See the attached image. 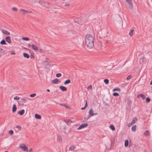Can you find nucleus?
<instances>
[{
  "label": "nucleus",
  "mask_w": 152,
  "mask_h": 152,
  "mask_svg": "<svg viewBox=\"0 0 152 152\" xmlns=\"http://www.w3.org/2000/svg\"><path fill=\"white\" fill-rule=\"evenodd\" d=\"M132 124H133L132 123V122L131 123H129L128 125V127H129L131 126Z\"/></svg>",
  "instance_id": "de8ad7c7"
},
{
  "label": "nucleus",
  "mask_w": 152,
  "mask_h": 152,
  "mask_svg": "<svg viewBox=\"0 0 152 152\" xmlns=\"http://www.w3.org/2000/svg\"><path fill=\"white\" fill-rule=\"evenodd\" d=\"M46 2H45L44 1H39V3L40 4H41V5L44 7H45V5Z\"/></svg>",
  "instance_id": "4468645a"
},
{
  "label": "nucleus",
  "mask_w": 152,
  "mask_h": 152,
  "mask_svg": "<svg viewBox=\"0 0 152 152\" xmlns=\"http://www.w3.org/2000/svg\"><path fill=\"white\" fill-rule=\"evenodd\" d=\"M32 48L33 50L36 51L38 50V47L34 44L32 45Z\"/></svg>",
  "instance_id": "ddd939ff"
},
{
  "label": "nucleus",
  "mask_w": 152,
  "mask_h": 152,
  "mask_svg": "<svg viewBox=\"0 0 152 152\" xmlns=\"http://www.w3.org/2000/svg\"><path fill=\"white\" fill-rule=\"evenodd\" d=\"M113 95L114 96H119V94H118V93L116 92H115L113 93Z\"/></svg>",
  "instance_id": "f704fd0d"
},
{
  "label": "nucleus",
  "mask_w": 152,
  "mask_h": 152,
  "mask_svg": "<svg viewBox=\"0 0 152 152\" xmlns=\"http://www.w3.org/2000/svg\"><path fill=\"white\" fill-rule=\"evenodd\" d=\"M23 56L26 58H28L29 57V56L27 53H23Z\"/></svg>",
  "instance_id": "412c9836"
},
{
  "label": "nucleus",
  "mask_w": 152,
  "mask_h": 152,
  "mask_svg": "<svg viewBox=\"0 0 152 152\" xmlns=\"http://www.w3.org/2000/svg\"><path fill=\"white\" fill-rule=\"evenodd\" d=\"M59 88L61 90V91H66L67 90L66 88V87L63 86H60Z\"/></svg>",
  "instance_id": "9d476101"
},
{
  "label": "nucleus",
  "mask_w": 152,
  "mask_h": 152,
  "mask_svg": "<svg viewBox=\"0 0 152 152\" xmlns=\"http://www.w3.org/2000/svg\"><path fill=\"white\" fill-rule=\"evenodd\" d=\"M2 31L4 34L7 35H9L10 34V33L9 32L4 29H3L2 30Z\"/></svg>",
  "instance_id": "f8f14e48"
},
{
  "label": "nucleus",
  "mask_w": 152,
  "mask_h": 152,
  "mask_svg": "<svg viewBox=\"0 0 152 152\" xmlns=\"http://www.w3.org/2000/svg\"><path fill=\"white\" fill-rule=\"evenodd\" d=\"M134 31V30L133 29H131L129 33V35L131 36H132L133 34V32Z\"/></svg>",
  "instance_id": "a878e982"
},
{
  "label": "nucleus",
  "mask_w": 152,
  "mask_h": 152,
  "mask_svg": "<svg viewBox=\"0 0 152 152\" xmlns=\"http://www.w3.org/2000/svg\"><path fill=\"white\" fill-rule=\"evenodd\" d=\"M150 132L148 130H146L144 133V134L145 135L148 136L150 134Z\"/></svg>",
  "instance_id": "b1692460"
},
{
  "label": "nucleus",
  "mask_w": 152,
  "mask_h": 152,
  "mask_svg": "<svg viewBox=\"0 0 152 152\" xmlns=\"http://www.w3.org/2000/svg\"><path fill=\"white\" fill-rule=\"evenodd\" d=\"M126 1L128 2L129 4V7L130 9H132L133 6L132 3L130 1L131 0H126Z\"/></svg>",
  "instance_id": "39448f33"
},
{
  "label": "nucleus",
  "mask_w": 152,
  "mask_h": 152,
  "mask_svg": "<svg viewBox=\"0 0 152 152\" xmlns=\"http://www.w3.org/2000/svg\"><path fill=\"white\" fill-rule=\"evenodd\" d=\"M61 76V74L60 73H58L56 74V76L57 77H60Z\"/></svg>",
  "instance_id": "c9c22d12"
},
{
  "label": "nucleus",
  "mask_w": 152,
  "mask_h": 152,
  "mask_svg": "<svg viewBox=\"0 0 152 152\" xmlns=\"http://www.w3.org/2000/svg\"><path fill=\"white\" fill-rule=\"evenodd\" d=\"M9 133L11 135H12L13 134V131L12 130H10L9 131Z\"/></svg>",
  "instance_id": "ea45409f"
},
{
  "label": "nucleus",
  "mask_w": 152,
  "mask_h": 152,
  "mask_svg": "<svg viewBox=\"0 0 152 152\" xmlns=\"http://www.w3.org/2000/svg\"><path fill=\"white\" fill-rule=\"evenodd\" d=\"M151 88H152V86H151Z\"/></svg>",
  "instance_id": "69168bd1"
},
{
  "label": "nucleus",
  "mask_w": 152,
  "mask_h": 152,
  "mask_svg": "<svg viewBox=\"0 0 152 152\" xmlns=\"http://www.w3.org/2000/svg\"><path fill=\"white\" fill-rule=\"evenodd\" d=\"M17 109V107L16 106L15 104H14L13 105L12 108V112H15L16 111Z\"/></svg>",
  "instance_id": "2eb2a0df"
},
{
  "label": "nucleus",
  "mask_w": 152,
  "mask_h": 152,
  "mask_svg": "<svg viewBox=\"0 0 152 152\" xmlns=\"http://www.w3.org/2000/svg\"><path fill=\"white\" fill-rule=\"evenodd\" d=\"M86 103L85 104L84 107H82L81 109V110H85L87 107V103L86 100Z\"/></svg>",
  "instance_id": "aec40b11"
},
{
  "label": "nucleus",
  "mask_w": 152,
  "mask_h": 152,
  "mask_svg": "<svg viewBox=\"0 0 152 152\" xmlns=\"http://www.w3.org/2000/svg\"><path fill=\"white\" fill-rule=\"evenodd\" d=\"M36 94H33L30 95V96L31 97H34L35 96Z\"/></svg>",
  "instance_id": "58836bf2"
},
{
  "label": "nucleus",
  "mask_w": 152,
  "mask_h": 152,
  "mask_svg": "<svg viewBox=\"0 0 152 152\" xmlns=\"http://www.w3.org/2000/svg\"><path fill=\"white\" fill-rule=\"evenodd\" d=\"M92 89V86L91 85H89L88 88V89H90L91 90Z\"/></svg>",
  "instance_id": "37998d69"
},
{
  "label": "nucleus",
  "mask_w": 152,
  "mask_h": 152,
  "mask_svg": "<svg viewBox=\"0 0 152 152\" xmlns=\"http://www.w3.org/2000/svg\"><path fill=\"white\" fill-rule=\"evenodd\" d=\"M145 58L144 57H143L142 58H141L140 59V61L141 63H142L144 60Z\"/></svg>",
  "instance_id": "c85d7f7f"
},
{
  "label": "nucleus",
  "mask_w": 152,
  "mask_h": 152,
  "mask_svg": "<svg viewBox=\"0 0 152 152\" xmlns=\"http://www.w3.org/2000/svg\"><path fill=\"white\" fill-rule=\"evenodd\" d=\"M35 117L36 118L39 119H40L41 118V115L37 114L35 115Z\"/></svg>",
  "instance_id": "dca6fc26"
},
{
  "label": "nucleus",
  "mask_w": 152,
  "mask_h": 152,
  "mask_svg": "<svg viewBox=\"0 0 152 152\" xmlns=\"http://www.w3.org/2000/svg\"><path fill=\"white\" fill-rule=\"evenodd\" d=\"M20 11L22 12H27V13H28V11L26 10H23V9H20Z\"/></svg>",
  "instance_id": "a19ab883"
},
{
  "label": "nucleus",
  "mask_w": 152,
  "mask_h": 152,
  "mask_svg": "<svg viewBox=\"0 0 152 152\" xmlns=\"http://www.w3.org/2000/svg\"><path fill=\"white\" fill-rule=\"evenodd\" d=\"M24 112L25 110L24 109H23L21 110L18 111V113L20 115H22L24 114Z\"/></svg>",
  "instance_id": "f3484780"
},
{
  "label": "nucleus",
  "mask_w": 152,
  "mask_h": 152,
  "mask_svg": "<svg viewBox=\"0 0 152 152\" xmlns=\"http://www.w3.org/2000/svg\"><path fill=\"white\" fill-rule=\"evenodd\" d=\"M37 1V0H31L32 3L35 4Z\"/></svg>",
  "instance_id": "a18cd8bd"
},
{
  "label": "nucleus",
  "mask_w": 152,
  "mask_h": 152,
  "mask_svg": "<svg viewBox=\"0 0 152 152\" xmlns=\"http://www.w3.org/2000/svg\"><path fill=\"white\" fill-rule=\"evenodd\" d=\"M150 101V99L149 97H147L146 99V102L147 103H148Z\"/></svg>",
  "instance_id": "473e14b6"
},
{
  "label": "nucleus",
  "mask_w": 152,
  "mask_h": 152,
  "mask_svg": "<svg viewBox=\"0 0 152 152\" xmlns=\"http://www.w3.org/2000/svg\"><path fill=\"white\" fill-rule=\"evenodd\" d=\"M0 44L1 45H6L7 44L6 42L4 39L2 40L0 42Z\"/></svg>",
  "instance_id": "393cba45"
},
{
  "label": "nucleus",
  "mask_w": 152,
  "mask_h": 152,
  "mask_svg": "<svg viewBox=\"0 0 152 152\" xmlns=\"http://www.w3.org/2000/svg\"><path fill=\"white\" fill-rule=\"evenodd\" d=\"M68 5H69V4H65V6H68Z\"/></svg>",
  "instance_id": "052dcab7"
},
{
  "label": "nucleus",
  "mask_w": 152,
  "mask_h": 152,
  "mask_svg": "<svg viewBox=\"0 0 152 152\" xmlns=\"http://www.w3.org/2000/svg\"><path fill=\"white\" fill-rule=\"evenodd\" d=\"M11 54L12 55H14L15 54V53L14 51H12L11 53Z\"/></svg>",
  "instance_id": "8fccbe9b"
},
{
  "label": "nucleus",
  "mask_w": 152,
  "mask_h": 152,
  "mask_svg": "<svg viewBox=\"0 0 152 152\" xmlns=\"http://www.w3.org/2000/svg\"><path fill=\"white\" fill-rule=\"evenodd\" d=\"M21 101L22 102V103H23V104H24V103H25L26 101V99L24 98L22 99H21Z\"/></svg>",
  "instance_id": "72a5a7b5"
},
{
  "label": "nucleus",
  "mask_w": 152,
  "mask_h": 152,
  "mask_svg": "<svg viewBox=\"0 0 152 152\" xmlns=\"http://www.w3.org/2000/svg\"><path fill=\"white\" fill-rule=\"evenodd\" d=\"M136 126L135 125H134L132 128V130L133 132H134L136 131Z\"/></svg>",
  "instance_id": "5701e85b"
},
{
  "label": "nucleus",
  "mask_w": 152,
  "mask_h": 152,
  "mask_svg": "<svg viewBox=\"0 0 152 152\" xmlns=\"http://www.w3.org/2000/svg\"><path fill=\"white\" fill-rule=\"evenodd\" d=\"M30 56H31V58H32L33 57H34V56H32V55H31Z\"/></svg>",
  "instance_id": "4d7b16f0"
},
{
  "label": "nucleus",
  "mask_w": 152,
  "mask_h": 152,
  "mask_svg": "<svg viewBox=\"0 0 152 152\" xmlns=\"http://www.w3.org/2000/svg\"><path fill=\"white\" fill-rule=\"evenodd\" d=\"M88 124H84L81 125L79 127L77 128V130H80L82 129L87 127Z\"/></svg>",
  "instance_id": "20e7f679"
},
{
  "label": "nucleus",
  "mask_w": 152,
  "mask_h": 152,
  "mask_svg": "<svg viewBox=\"0 0 152 152\" xmlns=\"http://www.w3.org/2000/svg\"><path fill=\"white\" fill-rule=\"evenodd\" d=\"M2 49L0 48V53H1L2 52Z\"/></svg>",
  "instance_id": "5fc2aeb1"
},
{
  "label": "nucleus",
  "mask_w": 152,
  "mask_h": 152,
  "mask_svg": "<svg viewBox=\"0 0 152 152\" xmlns=\"http://www.w3.org/2000/svg\"><path fill=\"white\" fill-rule=\"evenodd\" d=\"M94 39L91 34H87L85 37V44L89 49H91L94 47Z\"/></svg>",
  "instance_id": "f257e3e1"
},
{
  "label": "nucleus",
  "mask_w": 152,
  "mask_h": 152,
  "mask_svg": "<svg viewBox=\"0 0 152 152\" xmlns=\"http://www.w3.org/2000/svg\"><path fill=\"white\" fill-rule=\"evenodd\" d=\"M64 129H66V128H64Z\"/></svg>",
  "instance_id": "e2e57ef3"
},
{
  "label": "nucleus",
  "mask_w": 152,
  "mask_h": 152,
  "mask_svg": "<svg viewBox=\"0 0 152 152\" xmlns=\"http://www.w3.org/2000/svg\"><path fill=\"white\" fill-rule=\"evenodd\" d=\"M20 97L18 96H16L14 97V99H16L17 100H18L19 99Z\"/></svg>",
  "instance_id": "c03bdc74"
},
{
  "label": "nucleus",
  "mask_w": 152,
  "mask_h": 152,
  "mask_svg": "<svg viewBox=\"0 0 152 152\" xmlns=\"http://www.w3.org/2000/svg\"><path fill=\"white\" fill-rule=\"evenodd\" d=\"M129 144V141L128 140H126L125 141L124 145L125 147H127Z\"/></svg>",
  "instance_id": "cd10ccee"
},
{
  "label": "nucleus",
  "mask_w": 152,
  "mask_h": 152,
  "mask_svg": "<svg viewBox=\"0 0 152 152\" xmlns=\"http://www.w3.org/2000/svg\"><path fill=\"white\" fill-rule=\"evenodd\" d=\"M47 91H48V92H50V90L49 89H47Z\"/></svg>",
  "instance_id": "bf43d9fd"
},
{
  "label": "nucleus",
  "mask_w": 152,
  "mask_h": 152,
  "mask_svg": "<svg viewBox=\"0 0 152 152\" xmlns=\"http://www.w3.org/2000/svg\"><path fill=\"white\" fill-rule=\"evenodd\" d=\"M19 147L21 149H23V150L25 151H28L27 147L24 144H20L19 146Z\"/></svg>",
  "instance_id": "7ed1b4c3"
},
{
  "label": "nucleus",
  "mask_w": 152,
  "mask_h": 152,
  "mask_svg": "<svg viewBox=\"0 0 152 152\" xmlns=\"http://www.w3.org/2000/svg\"><path fill=\"white\" fill-rule=\"evenodd\" d=\"M63 121L68 125H70L71 123L73 122L72 121H71L70 120H66L64 119Z\"/></svg>",
  "instance_id": "0eeeda50"
},
{
  "label": "nucleus",
  "mask_w": 152,
  "mask_h": 152,
  "mask_svg": "<svg viewBox=\"0 0 152 152\" xmlns=\"http://www.w3.org/2000/svg\"><path fill=\"white\" fill-rule=\"evenodd\" d=\"M12 9V10L14 11H16L17 10V9L15 7H13Z\"/></svg>",
  "instance_id": "09e8293b"
},
{
  "label": "nucleus",
  "mask_w": 152,
  "mask_h": 152,
  "mask_svg": "<svg viewBox=\"0 0 152 152\" xmlns=\"http://www.w3.org/2000/svg\"><path fill=\"white\" fill-rule=\"evenodd\" d=\"M140 97H142L143 99H144L146 98L145 96L142 94H138L137 96V98H139Z\"/></svg>",
  "instance_id": "423d86ee"
},
{
  "label": "nucleus",
  "mask_w": 152,
  "mask_h": 152,
  "mask_svg": "<svg viewBox=\"0 0 152 152\" xmlns=\"http://www.w3.org/2000/svg\"><path fill=\"white\" fill-rule=\"evenodd\" d=\"M110 129H111L113 131H114L115 130V128L114 126L113 125H110Z\"/></svg>",
  "instance_id": "bb28decb"
},
{
  "label": "nucleus",
  "mask_w": 152,
  "mask_h": 152,
  "mask_svg": "<svg viewBox=\"0 0 152 152\" xmlns=\"http://www.w3.org/2000/svg\"><path fill=\"white\" fill-rule=\"evenodd\" d=\"M150 84V85H152V80L151 81Z\"/></svg>",
  "instance_id": "13d9d810"
},
{
  "label": "nucleus",
  "mask_w": 152,
  "mask_h": 152,
  "mask_svg": "<svg viewBox=\"0 0 152 152\" xmlns=\"http://www.w3.org/2000/svg\"><path fill=\"white\" fill-rule=\"evenodd\" d=\"M16 128H17L18 129L20 128V126H16Z\"/></svg>",
  "instance_id": "6e6d98bb"
},
{
  "label": "nucleus",
  "mask_w": 152,
  "mask_h": 152,
  "mask_svg": "<svg viewBox=\"0 0 152 152\" xmlns=\"http://www.w3.org/2000/svg\"><path fill=\"white\" fill-rule=\"evenodd\" d=\"M23 14H25V13H23Z\"/></svg>",
  "instance_id": "0e129e2a"
},
{
  "label": "nucleus",
  "mask_w": 152,
  "mask_h": 152,
  "mask_svg": "<svg viewBox=\"0 0 152 152\" xmlns=\"http://www.w3.org/2000/svg\"><path fill=\"white\" fill-rule=\"evenodd\" d=\"M1 56V55H0V56Z\"/></svg>",
  "instance_id": "338daca9"
},
{
  "label": "nucleus",
  "mask_w": 152,
  "mask_h": 152,
  "mask_svg": "<svg viewBox=\"0 0 152 152\" xmlns=\"http://www.w3.org/2000/svg\"><path fill=\"white\" fill-rule=\"evenodd\" d=\"M137 118L135 117L133 118V119L132 120V122L133 124H134L137 121Z\"/></svg>",
  "instance_id": "6ab92c4d"
},
{
  "label": "nucleus",
  "mask_w": 152,
  "mask_h": 152,
  "mask_svg": "<svg viewBox=\"0 0 152 152\" xmlns=\"http://www.w3.org/2000/svg\"><path fill=\"white\" fill-rule=\"evenodd\" d=\"M71 82V80L70 79H68L66 80L64 82V84L65 85H66L67 84L70 83Z\"/></svg>",
  "instance_id": "4be33fe9"
},
{
  "label": "nucleus",
  "mask_w": 152,
  "mask_h": 152,
  "mask_svg": "<svg viewBox=\"0 0 152 152\" xmlns=\"http://www.w3.org/2000/svg\"><path fill=\"white\" fill-rule=\"evenodd\" d=\"M52 83L53 84H57L58 83H59L60 81H59L58 79L56 78L52 80Z\"/></svg>",
  "instance_id": "6e6552de"
},
{
  "label": "nucleus",
  "mask_w": 152,
  "mask_h": 152,
  "mask_svg": "<svg viewBox=\"0 0 152 152\" xmlns=\"http://www.w3.org/2000/svg\"><path fill=\"white\" fill-rule=\"evenodd\" d=\"M33 151V149L32 148H30L29 150V152H31Z\"/></svg>",
  "instance_id": "3c124183"
},
{
  "label": "nucleus",
  "mask_w": 152,
  "mask_h": 152,
  "mask_svg": "<svg viewBox=\"0 0 152 152\" xmlns=\"http://www.w3.org/2000/svg\"><path fill=\"white\" fill-rule=\"evenodd\" d=\"M22 39L25 40V41H28L29 40V39L28 38V37H23L22 38Z\"/></svg>",
  "instance_id": "2f4dec72"
},
{
  "label": "nucleus",
  "mask_w": 152,
  "mask_h": 152,
  "mask_svg": "<svg viewBox=\"0 0 152 152\" xmlns=\"http://www.w3.org/2000/svg\"><path fill=\"white\" fill-rule=\"evenodd\" d=\"M120 89L119 88H115L113 89V91H120Z\"/></svg>",
  "instance_id": "e433bc0d"
},
{
  "label": "nucleus",
  "mask_w": 152,
  "mask_h": 152,
  "mask_svg": "<svg viewBox=\"0 0 152 152\" xmlns=\"http://www.w3.org/2000/svg\"><path fill=\"white\" fill-rule=\"evenodd\" d=\"M49 5H50V4L48 3L47 2H46L45 4L44 7H46V8H48L49 7Z\"/></svg>",
  "instance_id": "7c9ffc66"
},
{
  "label": "nucleus",
  "mask_w": 152,
  "mask_h": 152,
  "mask_svg": "<svg viewBox=\"0 0 152 152\" xmlns=\"http://www.w3.org/2000/svg\"><path fill=\"white\" fill-rule=\"evenodd\" d=\"M132 104V101L130 99L128 100L127 102V105L128 107L129 108H131V107Z\"/></svg>",
  "instance_id": "1a4fd4ad"
},
{
  "label": "nucleus",
  "mask_w": 152,
  "mask_h": 152,
  "mask_svg": "<svg viewBox=\"0 0 152 152\" xmlns=\"http://www.w3.org/2000/svg\"><path fill=\"white\" fill-rule=\"evenodd\" d=\"M89 115L87 118H85L84 119L86 120H88L91 117L94 115H98L97 113H94L92 109H91L89 112Z\"/></svg>",
  "instance_id": "f03ea898"
},
{
  "label": "nucleus",
  "mask_w": 152,
  "mask_h": 152,
  "mask_svg": "<svg viewBox=\"0 0 152 152\" xmlns=\"http://www.w3.org/2000/svg\"><path fill=\"white\" fill-rule=\"evenodd\" d=\"M60 105L62 106H64L66 108L68 107L65 104H60Z\"/></svg>",
  "instance_id": "79ce46f5"
},
{
  "label": "nucleus",
  "mask_w": 152,
  "mask_h": 152,
  "mask_svg": "<svg viewBox=\"0 0 152 152\" xmlns=\"http://www.w3.org/2000/svg\"><path fill=\"white\" fill-rule=\"evenodd\" d=\"M24 49H26V50H28L29 51H30V50H29V49H28V48H25L24 47Z\"/></svg>",
  "instance_id": "603ef678"
},
{
  "label": "nucleus",
  "mask_w": 152,
  "mask_h": 152,
  "mask_svg": "<svg viewBox=\"0 0 152 152\" xmlns=\"http://www.w3.org/2000/svg\"><path fill=\"white\" fill-rule=\"evenodd\" d=\"M31 11H28V13H31Z\"/></svg>",
  "instance_id": "680f3d73"
},
{
  "label": "nucleus",
  "mask_w": 152,
  "mask_h": 152,
  "mask_svg": "<svg viewBox=\"0 0 152 152\" xmlns=\"http://www.w3.org/2000/svg\"><path fill=\"white\" fill-rule=\"evenodd\" d=\"M131 75H129L127 77V80H129L131 78Z\"/></svg>",
  "instance_id": "49530a36"
},
{
  "label": "nucleus",
  "mask_w": 152,
  "mask_h": 152,
  "mask_svg": "<svg viewBox=\"0 0 152 152\" xmlns=\"http://www.w3.org/2000/svg\"><path fill=\"white\" fill-rule=\"evenodd\" d=\"M76 147L75 146L72 145L71 146V147H70L69 148V151H73L74 150V149Z\"/></svg>",
  "instance_id": "a211bd4d"
},
{
  "label": "nucleus",
  "mask_w": 152,
  "mask_h": 152,
  "mask_svg": "<svg viewBox=\"0 0 152 152\" xmlns=\"http://www.w3.org/2000/svg\"><path fill=\"white\" fill-rule=\"evenodd\" d=\"M28 47H31V45L30 44H28Z\"/></svg>",
  "instance_id": "864d4df0"
},
{
  "label": "nucleus",
  "mask_w": 152,
  "mask_h": 152,
  "mask_svg": "<svg viewBox=\"0 0 152 152\" xmlns=\"http://www.w3.org/2000/svg\"><path fill=\"white\" fill-rule=\"evenodd\" d=\"M104 82L106 84H107L109 83V80L108 79H105L104 80Z\"/></svg>",
  "instance_id": "c756f323"
},
{
  "label": "nucleus",
  "mask_w": 152,
  "mask_h": 152,
  "mask_svg": "<svg viewBox=\"0 0 152 152\" xmlns=\"http://www.w3.org/2000/svg\"><path fill=\"white\" fill-rule=\"evenodd\" d=\"M6 41L9 43L11 42L10 37V36L7 37L5 38Z\"/></svg>",
  "instance_id": "9b49d317"
},
{
  "label": "nucleus",
  "mask_w": 152,
  "mask_h": 152,
  "mask_svg": "<svg viewBox=\"0 0 152 152\" xmlns=\"http://www.w3.org/2000/svg\"><path fill=\"white\" fill-rule=\"evenodd\" d=\"M18 104L19 105L21 106H22L23 105V103H22L21 101H19L18 102Z\"/></svg>",
  "instance_id": "4c0bfd02"
}]
</instances>
